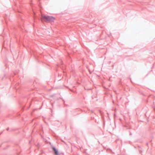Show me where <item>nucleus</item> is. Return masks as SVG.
<instances>
[{"label": "nucleus", "mask_w": 155, "mask_h": 155, "mask_svg": "<svg viewBox=\"0 0 155 155\" xmlns=\"http://www.w3.org/2000/svg\"><path fill=\"white\" fill-rule=\"evenodd\" d=\"M55 19V18L53 17L46 16L44 15H41V21H44L46 22H53Z\"/></svg>", "instance_id": "obj_1"}, {"label": "nucleus", "mask_w": 155, "mask_h": 155, "mask_svg": "<svg viewBox=\"0 0 155 155\" xmlns=\"http://www.w3.org/2000/svg\"><path fill=\"white\" fill-rule=\"evenodd\" d=\"M52 149L54 151L55 154L56 155H58V150L54 147H53Z\"/></svg>", "instance_id": "obj_2"}]
</instances>
